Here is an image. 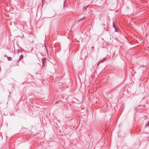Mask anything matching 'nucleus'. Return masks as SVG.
<instances>
[{
    "instance_id": "nucleus-1",
    "label": "nucleus",
    "mask_w": 149,
    "mask_h": 149,
    "mask_svg": "<svg viewBox=\"0 0 149 149\" xmlns=\"http://www.w3.org/2000/svg\"><path fill=\"white\" fill-rule=\"evenodd\" d=\"M23 56L22 55H21L20 56L19 58V61H20L23 59Z\"/></svg>"
},
{
    "instance_id": "nucleus-2",
    "label": "nucleus",
    "mask_w": 149,
    "mask_h": 149,
    "mask_svg": "<svg viewBox=\"0 0 149 149\" xmlns=\"http://www.w3.org/2000/svg\"><path fill=\"white\" fill-rule=\"evenodd\" d=\"M7 59L9 61H11L12 59V58L10 57H8Z\"/></svg>"
},
{
    "instance_id": "nucleus-3",
    "label": "nucleus",
    "mask_w": 149,
    "mask_h": 149,
    "mask_svg": "<svg viewBox=\"0 0 149 149\" xmlns=\"http://www.w3.org/2000/svg\"><path fill=\"white\" fill-rule=\"evenodd\" d=\"M105 59V58H104L103 60H101V61H100V62H99V63H98V64L97 65V66H98L99 64L101 62H102V61L104 60Z\"/></svg>"
},
{
    "instance_id": "nucleus-4",
    "label": "nucleus",
    "mask_w": 149,
    "mask_h": 149,
    "mask_svg": "<svg viewBox=\"0 0 149 149\" xmlns=\"http://www.w3.org/2000/svg\"><path fill=\"white\" fill-rule=\"evenodd\" d=\"M59 103V102L58 101H56L55 103V104H58Z\"/></svg>"
},
{
    "instance_id": "nucleus-5",
    "label": "nucleus",
    "mask_w": 149,
    "mask_h": 149,
    "mask_svg": "<svg viewBox=\"0 0 149 149\" xmlns=\"http://www.w3.org/2000/svg\"><path fill=\"white\" fill-rule=\"evenodd\" d=\"M43 1H44V0H42V6H43Z\"/></svg>"
},
{
    "instance_id": "nucleus-6",
    "label": "nucleus",
    "mask_w": 149,
    "mask_h": 149,
    "mask_svg": "<svg viewBox=\"0 0 149 149\" xmlns=\"http://www.w3.org/2000/svg\"><path fill=\"white\" fill-rule=\"evenodd\" d=\"M88 7V6H87V7H84V9H86V8H87Z\"/></svg>"
},
{
    "instance_id": "nucleus-7",
    "label": "nucleus",
    "mask_w": 149,
    "mask_h": 149,
    "mask_svg": "<svg viewBox=\"0 0 149 149\" xmlns=\"http://www.w3.org/2000/svg\"><path fill=\"white\" fill-rule=\"evenodd\" d=\"M147 125L148 126H149V121L148 122V123L147 124Z\"/></svg>"
},
{
    "instance_id": "nucleus-8",
    "label": "nucleus",
    "mask_w": 149,
    "mask_h": 149,
    "mask_svg": "<svg viewBox=\"0 0 149 149\" xmlns=\"http://www.w3.org/2000/svg\"><path fill=\"white\" fill-rule=\"evenodd\" d=\"M83 19H80L78 21V22H79V21H80V20H83Z\"/></svg>"
},
{
    "instance_id": "nucleus-9",
    "label": "nucleus",
    "mask_w": 149,
    "mask_h": 149,
    "mask_svg": "<svg viewBox=\"0 0 149 149\" xmlns=\"http://www.w3.org/2000/svg\"><path fill=\"white\" fill-rule=\"evenodd\" d=\"M93 48H94V47H92V48L93 49Z\"/></svg>"
},
{
    "instance_id": "nucleus-10",
    "label": "nucleus",
    "mask_w": 149,
    "mask_h": 149,
    "mask_svg": "<svg viewBox=\"0 0 149 149\" xmlns=\"http://www.w3.org/2000/svg\"><path fill=\"white\" fill-rule=\"evenodd\" d=\"M113 26L114 27V24H113Z\"/></svg>"
},
{
    "instance_id": "nucleus-11",
    "label": "nucleus",
    "mask_w": 149,
    "mask_h": 149,
    "mask_svg": "<svg viewBox=\"0 0 149 149\" xmlns=\"http://www.w3.org/2000/svg\"><path fill=\"white\" fill-rule=\"evenodd\" d=\"M42 63L43 64V62Z\"/></svg>"
}]
</instances>
